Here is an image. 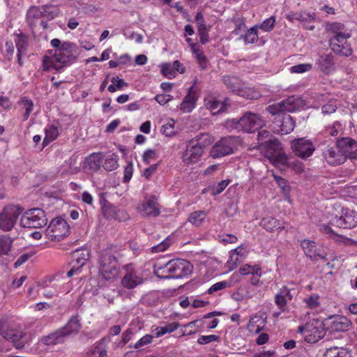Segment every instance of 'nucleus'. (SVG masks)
Segmentation results:
<instances>
[{
  "label": "nucleus",
  "mask_w": 357,
  "mask_h": 357,
  "mask_svg": "<svg viewBox=\"0 0 357 357\" xmlns=\"http://www.w3.org/2000/svg\"><path fill=\"white\" fill-rule=\"evenodd\" d=\"M328 30L331 31L333 36L343 35V33H351L344 24L340 22H333L328 26Z\"/></svg>",
  "instance_id": "obj_45"
},
{
  "label": "nucleus",
  "mask_w": 357,
  "mask_h": 357,
  "mask_svg": "<svg viewBox=\"0 0 357 357\" xmlns=\"http://www.w3.org/2000/svg\"><path fill=\"white\" fill-rule=\"evenodd\" d=\"M123 275L121 280L123 287L126 289H133L144 282L143 274L137 270L132 264L123 266Z\"/></svg>",
  "instance_id": "obj_10"
},
{
  "label": "nucleus",
  "mask_w": 357,
  "mask_h": 357,
  "mask_svg": "<svg viewBox=\"0 0 357 357\" xmlns=\"http://www.w3.org/2000/svg\"><path fill=\"white\" fill-rule=\"evenodd\" d=\"M351 37V33H343V35L333 36L329 40V45L331 50L336 54L349 56L352 54V49L347 39Z\"/></svg>",
  "instance_id": "obj_13"
},
{
  "label": "nucleus",
  "mask_w": 357,
  "mask_h": 357,
  "mask_svg": "<svg viewBox=\"0 0 357 357\" xmlns=\"http://www.w3.org/2000/svg\"><path fill=\"white\" fill-rule=\"evenodd\" d=\"M86 357H107V352L100 347H96L87 353Z\"/></svg>",
  "instance_id": "obj_58"
},
{
  "label": "nucleus",
  "mask_w": 357,
  "mask_h": 357,
  "mask_svg": "<svg viewBox=\"0 0 357 357\" xmlns=\"http://www.w3.org/2000/svg\"><path fill=\"white\" fill-rule=\"evenodd\" d=\"M198 97V94L195 87L193 86H190L187 95L184 97L180 105V109L183 113L191 112L196 106Z\"/></svg>",
  "instance_id": "obj_26"
},
{
  "label": "nucleus",
  "mask_w": 357,
  "mask_h": 357,
  "mask_svg": "<svg viewBox=\"0 0 357 357\" xmlns=\"http://www.w3.org/2000/svg\"><path fill=\"white\" fill-rule=\"evenodd\" d=\"M344 130V127L340 121H335L332 125L325 128L324 134L325 136H337Z\"/></svg>",
  "instance_id": "obj_44"
},
{
  "label": "nucleus",
  "mask_w": 357,
  "mask_h": 357,
  "mask_svg": "<svg viewBox=\"0 0 357 357\" xmlns=\"http://www.w3.org/2000/svg\"><path fill=\"white\" fill-rule=\"evenodd\" d=\"M162 132L167 137H171L174 135V121L172 119L162 127Z\"/></svg>",
  "instance_id": "obj_56"
},
{
  "label": "nucleus",
  "mask_w": 357,
  "mask_h": 357,
  "mask_svg": "<svg viewBox=\"0 0 357 357\" xmlns=\"http://www.w3.org/2000/svg\"><path fill=\"white\" fill-rule=\"evenodd\" d=\"M218 340L219 337L215 335H202L198 338L197 342L200 344H206Z\"/></svg>",
  "instance_id": "obj_62"
},
{
  "label": "nucleus",
  "mask_w": 357,
  "mask_h": 357,
  "mask_svg": "<svg viewBox=\"0 0 357 357\" xmlns=\"http://www.w3.org/2000/svg\"><path fill=\"white\" fill-rule=\"evenodd\" d=\"M119 156L116 153H112L107 155L105 160H103L102 167L107 171L111 172L115 170L119 167Z\"/></svg>",
  "instance_id": "obj_35"
},
{
  "label": "nucleus",
  "mask_w": 357,
  "mask_h": 357,
  "mask_svg": "<svg viewBox=\"0 0 357 357\" xmlns=\"http://www.w3.org/2000/svg\"><path fill=\"white\" fill-rule=\"evenodd\" d=\"M172 240L167 237L160 243L152 247L151 250L153 252H160L166 250L171 245Z\"/></svg>",
  "instance_id": "obj_54"
},
{
  "label": "nucleus",
  "mask_w": 357,
  "mask_h": 357,
  "mask_svg": "<svg viewBox=\"0 0 357 357\" xmlns=\"http://www.w3.org/2000/svg\"><path fill=\"white\" fill-rule=\"evenodd\" d=\"M42 17L48 20L54 19L59 14V9L52 5H45L41 7Z\"/></svg>",
  "instance_id": "obj_42"
},
{
  "label": "nucleus",
  "mask_w": 357,
  "mask_h": 357,
  "mask_svg": "<svg viewBox=\"0 0 357 357\" xmlns=\"http://www.w3.org/2000/svg\"><path fill=\"white\" fill-rule=\"evenodd\" d=\"M89 259L87 250H76L72 255L71 268L67 272V277L70 278L77 274Z\"/></svg>",
  "instance_id": "obj_21"
},
{
  "label": "nucleus",
  "mask_w": 357,
  "mask_h": 357,
  "mask_svg": "<svg viewBox=\"0 0 357 357\" xmlns=\"http://www.w3.org/2000/svg\"><path fill=\"white\" fill-rule=\"evenodd\" d=\"M162 73L165 77H167L169 79H172L175 76V71L173 66L167 63L164 64L162 66Z\"/></svg>",
  "instance_id": "obj_64"
},
{
  "label": "nucleus",
  "mask_w": 357,
  "mask_h": 357,
  "mask_svg": "<svg viewBox=\"0 0 357 357\" xmlns=\"http://www.w3.org/2000/svg\"><path fill=\"white\" fill-rule=\"evenodd\" d=\"M21 225L29 228H41L47 223V219L43 210L34 208L26 211L20 219Z\"/></svg>",
  "instance_id": "obj_9"
},
{
  "label": "nucleus",
  "mask_w": 357,
  "mask_h": 357,
  "mask_svg": "<svg viewBox=\"0 0 357 357\" xmlns=\"http://www.w3.org/2000/svg\"><path fill=\"white\" fill-rule=\"evenodd\" d=\"M259 149L264 153L266 157L270 159L280 157L282 162H286L287 158L280 153L281 144L276 139H268L267 141L261 142Z\"/></svg>",
  "instance_id": "obj_15"
},
{
  "label": "nucleus",
  "mask_w": 357,
  "mask_h": 357,
  "mask_svg": "<svg viewBox=\"0 0 357 357\" xmlns=\"http://www.w3.org/2000/svg\"><path fill=\"white\" fill-rule=\"evenodd\" d=\"M112 84L108 86V91L110 93H114L117 89H121L124 86H127V83H126L123 79H121L119 77H112Z\"/></svg>",
  "instance_id": "obj_50"
},
{
  "label": "nucleus",
  "mask_w": 357,
  "mask_h": 357,
  "mask_svg": "<svg viewBox=\"0 0 357 357\" xmlns=\"http://www.w3.org/2000/svg\"><path fill=\"white\" fill-rule=\"evenodd\" d=\"M265 319L261 315H254L252 317L248 324V330L254 333H259L265 326Z\"/></svg>",
  "instance_id": "obj_32"
},
{
  "label": "nucleus",
  "mask_w": 357,
  "mask_h": 357,
  "mask_svg": "<svg viewBox=\"0 0 357 357\" xmlns=\"http://www.w3.org/2000/svg\"><path fill=\"white\" fill-rule=\"evenodd\" d=\"M41 7L33 6L31 7L26 13V17L29 20L31 19L40 18L42 17V12Z\"/></svg>",
  "instance_id": "obj_57"
},
{
  "label": "nucleus",
  "mask_w": 357,
  "mask_h": 357,
  "mask_svg": "<svg viewBox=\"0 0 357 357\" xmlns=\"http://www.w3.org/2000/svg\"><path fill=\"white\" fill-rule=\"evenodd\" d=\"M239 273L241 275H246L248 274H255L257 276L261 275V268L258 266H252L248 264H245L239 268Z\"/></svg>",
  "instance_id": "obj_47"
},
{
  "label": "nucleus",
  "mask_w": 357,
  "mask_h": 357,
  "mask_svg": "<svg viewBox=\"0 0 357 357\" xmlns=\"http://www.w3.org/2000/svg\"><path fill=\"white\" fill-rule=\"evenodd\" d=\"M70 233V227L67 222L56 218L51 221L45 231V236L50 241H60L66 237Z\"/></svg>",
  "instance_id": "obj_7"
},
{
  "label": "nucleus",
  "mask_w": 357,
  "mask_h": 357,
  "mask_svg": "<svg viewBox=\"0 0 357 357\" xmlns=\"http://www.w3.org/2000/svg\"><path fill=\"white\" fill-rule=\"evenodd\" d=\"M179 326L178 323L177 322H172L168 324H166L162 326L157 327L154 331L153 333H155V336L157 337H161L164 335L166 333H170L174 331H176Z\"/></svg>",
  "instance_id": "obj_40"
},
{
  "label": "nucleus",
  "mask_w": 357,
  "mask_h": 357,
  "mask_svg": "<svg viewBox=\"0 0 357 357\" xmlns=\"http://www.w3.org/2000/svg\"><path fill=\"white\" fill-rule=\"evenodd\" d=\"M244 290L245 288L243 287H239L238 290L232 294V298L236 301H241L249 298V295L244 294Z\"/></svg>",
  "instance_id": "obj_63"
},
{
  "label": "nucleus",
  "mask_w": 357,
  "mask_h": 357,
  "mask_svg": "<svg viewBox=\"0 0 357 357\" xmlns=\"http://www.w3.org/2000/svg\"><path fill=\"white\" fill-rule=\"evenodd\" d=\"M192 271V264L185 259H173L165 264L154 266L156 276L164 279H178L189 275Z\"/></svg>",
  "instance_id": "obj_3"
},
{
  "label": "nucleus",
  "mask_w": 357,
  "mask_h": 357,
  "mask_svg": "<svg viewBox=\"0 0 357 357\" xmlns=\"http://www.w3.org/2000/svg\"><path fill=\"white\" fill-rule=\"evenodd\" d=\"M223 82L227 89L236 94L238 93L244 85L239 78L230 75L224 76Z\"/></svg>",
  "instance_id": "obj_33"
},
{
  "label": "nucleus",
  "mask_w": 357,
  "mask_h": 357,
  "mask_svg": "<svg viewBox=\"0 0 357 357\" xmlns=\"http://www.w3.org/2000/svg\"><path fill=\"white\" fill-rule=\"evenodd\" d=\"M331 223L340 228H354L357 226V213L353 210H343L340 217L332 218Z\"/></svg>",
  "instance_id": "obj_16"
},
{
  "label": "nucleus",
  "mask_w": 357,
  "mask_h": 357,
  "mask_svg": "<svg viewBox=\"0 0 357 357\" xmlns=\"http://www.w3.org/2000/svg\"><path fill=\"white\" fill-rule=\"evenodd\" d=\"M295 122L292 117L287 114L278 115L273 123V130L274 132L282 135H287L294 130Z\"/></svg>",
  "instance_id": "obj_17"
},
{
  "label": "nucleus",
  "mask_w": 357,
  "mask_h": 357,
  "mask_svg": "<svg viewBox=\"0 0 357 357\" xmlns=\"http://www.w3.org/2000/svg\"><path fill=\"white\" fill-rule=\"evenodd\" d=\"M322 155L325 161L331 166H338L347 161L337 144L335 146H328L326 147L323 151Z\"/></svg>",
  "instance_id": "obj_20"
},
{
  "label": "nucleus",
  "mask_w": 357,
  "mask_h": 357,
  "mask_svg": "<svg viewBox=\"0 0 357 357\" xmlns=\"http://www.w3.org/2000/svg\"><path fill=\"white\" fill-rule=\"evenodd\" d=\"M50 44L55 50L48 52L43 60V70H49L54 68L57 70L61 69L64 66L68 65L76 59L74 51L76 48L73 43L65 41L61 43L58 38H54Z\"/></svg>",
  "instance_id": "obj_1"
},
{
  "label": "nucleus",
  "mask_w": 357,
  "mask_h": 357,
  "mask_svg": "<svg viewBox=\"0 0 357 357\" xmlns=\"http://www.w3.org/2000/svg\"><path fill=\"white\" fill-rule=\"evenodd\" d=\"M260 225L266 231L272 232L278 231V232L284 229L285 227L280 221L273 217L264 218L260 222Z\"/></svg>",
  "instance_id": "obj_30"
},
{
  "label": "nucleus",
  "mask_w": 357,
  "mask_h": 357,
  "mask_svg": "<svg viewBox=\"0 0 357 357\" xmlns=\"http://www.w3.org/2000/svg\"><path fill=\"white\" fill-rule=\"evenodd\" d=\"M238 142V139L235 137H222L213 146L211 150V155L213 158H218L231 154Z\"/></svg>",
  "instance_id": "obj_11"
},
{
  "label": "nucleus",
  "mask_w": 357,
  "mask_h": 357,
  "mask_svg": "<svg viewBox=\"0 0 357 357\" xmlns=\"http://www.w3.org/2000/svg\"><path fill=\"white\" fill-rule=\"evenodd\" d=\"M81 319L78 315L73 316L65 326L61 328L63 336L76 335L81 329Z\"/></svg>",
  "instance_id": "obj_28"
},
{
  "label": "nucleus",
  "mask_w": 357,
  "mask_h": 357,
  "mask_svg": "<svg viewBox=\"0 0 357 357\" xmlns=\"http://www.w3.org/2000/svg\"><path fill=\"white\" fill-rule=\"evenodd\" d=\"M138 213L144 217H155L160 214L158 203L154 196L146 197L137 208Z\"/></svg>",
  "instance_id": "obj_23"
},
{
  "label": "nucleus",
  "mask_w": 357,
  "mask_h": 357,
  "mask_svg": "<svg viewBox=\"0 0 357 357\" xmlns=\"http://www.w3.org/2000/svg\"><path fill=\"white\" fill-rule=\"evenodd\" d=\"M142 158L146 164H149L158 158V153L155 149H147L144 152Z\"/></svg>",
  "instance_id": "obj_53"
},
{
  "label": "nucleus",
  "mask_w": 357,
  "mask_h": 357,
  "mask_svg": "<svg viewBox=\"0 0 357 357\" xmlns=\"http://www.w3.org/2000/svg\"><path fill=\"white\" fill-rule=\"evenodd\" d=\"M337 145L342 151L346 160H357V142L350 137H342L337 140Z\"/></svg>",
  "instance_id": "obj_22"
},
{
  "label": "nucleus",
  "mask_w": 357,
  "mask_h": 357,
  "mask_svg": "<svg viewBox=\"0 0 357 357\" xmlns=\"http://www.w3.org/2000/svg\"><path fill=\"white\" fill-rule=\"evenodd\" d=\"M305 303L309 307L312 309L316 308L320 305L319 296L317 294L311 295L310 297L305 299Z\"/></svg>",
  "instance_id": "obj_61"
},
{
  "label": "nucleus",
  "mask_w": 357,
  "mask_h": 357,
  "mask_svg": "<svg viewBox=\"0 0 357 357\" xmlns=\"http://www.w3.org/2000/svg\"><path fill=\"white\" fill-rule=\"evenodd\" d=\"M11 320L8 317H2L0 319V335L5 339L14 343L17 349H22L24 344L21 340L24 336L23 332L15 333L11 329Z\"/></svg>",
  "instance_id": "obj_12"
},
{
  "label": "nucleus",
  "mask_w": 357,
  "mask_h": 357,
  "mask_svg": "<svg viewBox=\"0 0 357 357\" xmlns=\"http://www.w3.org/2000/svg\"><path fill=\"white\" fill-rule=\"evenodd\" d=\"M324 326L331 333L344 332L351 327V321L344 316L334 315L328 317Z\"/></svg>",
  "instance_id": "obj_14"
},
{
  "label": "nucleus",
  "mask_w": 357,
  "mask_h": 357,
  "mask_svg": "<svg viewBox=\"0 0 357 357\" xmlns=\"http://www.w3.org/2000/svg\"><path fill=\"white\" fill-rule=\"evenodd\" d=\"M257 27L254 26L247 31L245 34L243 36V39L245 44H252L257 41L258 33Z\"/></svg>",
  "instance_id": "obj_48"
},
{
  "label": "nucleus",
  "mask_w": 357,
  "mask_h": 357,
  "mask_svg": "<svg viewBox=\"0 0 357 357\" xmlns=\"http://www.w3.org/2000/svg\"><path fill=\"white\" fill-rule=\"evenodd\" d=\"M265 125V120L259 114L248 112L239 120L229 119L225 122L228 129H236L247 132H252L261 128Z\"/></svg>",
  "instance_id": "obj_4"
},
{
  "label": "nucleus",
  "mask_w": 357,
  "mask_h": 357,
  "mask_svg": "<svg viewBox=\"0 0 357 357\" xmlns=\"http://www.w3.org/2000/svg\"><path fill=\"white\" fill-rule=\"evenodd\" d=\"M275 23V18L274 16H271L269 18L265 20L261 24L255 25L257 29H261L264 31H271Z\"/></svg>",
  "instance_id": "obj_51"
},
{
  "label": "nucleus",
  "mask_w": 357,
  "mask_h": 357,
  "mask_svg": "<svg viewBox=\"0 0 357 357\" xmlns=\"http://www.w3.org/2000/svg\"><path fill=\"white\" fill-rule=\"evenodd\" d=\"M312 68V63H301L291 66L290 68V72L291 73H303L311 70Z\"/></svg>",
  "instance_id": "obj_52"
},
{
  "label": "nucleus",
  "mask_w": 357,
  "mask_h": 357,
  "mask_svg": "<svg viewBox=\"0 0 357 357\" xmlns=\"http://www.w3.org/2000/svg\"><path fill=\"white\" fill-rule=\"evenodd\" d=\"M337 109V105L335 101L331 100L327 104L324 105L321 111L324 114H330L335 112Z\"/></svg>",
  "instance_id": "obj_60"
},
{
  "label": "nucleus",
  "mask_w": 357,
  "mask_h": 357,
  "mask_svg": "<svg viewBox=\"0 0 357 357\" xmlns=\"http://www.w3.org/2000/svg\"><path fill=\"white\" fill-rule=\"evenodd\" d=\"M206 217V213L204 211H196L190 213L188 221L196 227H199L204 222Z\"/></svg>",
  "instance_id": "obj_41"
},
{
  "label": "nucleus",
  "mask_w": 357,
  "mask_h": 357,
  "mask_svg": "<svg viewBox=\"0 0 357 357\" xmlns=\"http://www.w3.org/2000/svg\"><path fill=\"white\" fill-rule=\"evenodd\" d=\"M226 287H229V284H228L225 280L216 282L213 284L208 290V294H211L214 292H216L219 290L223 289Z\"/></svg>",
  "instance_id": "obj_59"
},
{
  "label": "nucleus",
  "mask_w": 357,
  "mask_h": 357,
  "mask_svg": "<svg viewBox=\"0 0 357 357\" xmlns=\"http://www.w3.org/2000/svg\"><path fill=\"white\" fill-rule=\"evenodd\" d=\"M205 105L206 108L211 111L213 115H216L225 112L228 107L227 100L222 102L215 98H209L205 100Z\"/></svg>",
  "instance_id": "obj_29"
},
{
  "label": "nucleus",
  "mask_w": 357,
  "mask_h": 357,
  "mask_svg": "<svg viewBox=\"0 0 357 357\" xmlns=\"http://www.w3.org/2000/svg\"><path fill=\"white\" fill-rule=\"evenodd\" d=\"M301 245L307 257L312 260L318 259H326V255L321 248L317 247L314 241L304 239L301 241Z\"/></svg>",
  "instance_id": "obj_24"
},
{
  "label": "nucleus",
  "mask_w": 357,
  "mask_h": 357,
  "mask_svg": "<svg viewBox=\"0 0 357 357\" xmlns=\"http://www.w3.org/2000/svg\"><path fill=\"white\" fill-rule=\"evenodd\" d=\"M102 162L103 158L100 153H93L86 159V164L89 168L93 171L99 170Z\"/></svg>",
  "instance_id": "obj_36"
},
{
  "label": "nucleus",
  "mask_w": 357,
  "mask_h": 357,
  "mask_svg": "<svg viewBox=\"0 0 357 357\" xmlns=\"http://www.w3.org/2000/svg\"><path fill=\"white\" fill-rule=\"evenodd\" d=\"M324 323L317 319H313L304 326H300L298 332L303 334L306 342L315 343L325 335Z\"/></svg>",
  "instance_id": "obj_5"
},
{
  "label": "nucleus",
  "mask_w": 357,
  "mask_h": 357,
  "mask_svg": "<svg viewBox=\"0 0 357 357\" xmlns=\"http://www.w3.org/2000/svg\"><path fill=\"white\" fill-rule=\"evenodd\" d=\"M63 337L64 336L61 333V329H59L54 333H52L47 336L43 337L41 341L45 344L47 345L56 344L57 343L61 342L63 341Z\"/></svg>",
  "instance_id": "obj_37"
},
{
  "label": "nucleus",
  "mask_w": 357,
  "mask_h": 357,
  "mask_svg": "<svg viewBox=\"0 0 357 357\" xmlns=\"http://www.w3.org/2000/svg\"><path fill=\"white\" fill-rule=\"evenodd\" d=\"M121 256L116 246L111 245L103 250L98 259L99 275L105 280L115 278L119 273L118 258Z\"/></svg>",
  "instance_id": "obj_2"
},
{
  "label": "nucleus",
  "mask_w": 357,
  "mask_h": 357,
  "mask_svg": "<svg viewBox=\"0 0 357 357\" xmlns=\"http://www.w3.org/2000/svg\"><path fill=\"white\" fill-rule=\"evenodd\" d=\"M242 261L239 257L231 252L229 259L227 260V265L228 268L231 271L236 268L237 265Z\"/></svg>",
  "instance_id": "obj_55"
},
{
  "label": "nucleus",
  "mask_w": 357,
  "mask_h": 357,
  "mask_svg": "<svg viewBox=\"0 0 357 357\" xmlns=\"http://www.w3.org/2000/svg\"><path fill=\"white\" fill-rule=\"evenodd\" d=\"M237 95L250 100H257L261 97L260 93L257 89L247 87L245 84Z\"/></svg>",
  "instance_id": "obj_38"
},
{
  "label": "nucleus",
  "mask_w": 357,
  "mask_h": 357,
  "mask_svg": "<svg viewBox=\"0 0 357 357\" xmlns=\"http://www.w3.org/2000/svg\"><path fill=\"white\" fill-rule=\"evenodd\" d=\"M58 134V128L54 126H50L45 129V137L43 140V144H48L54 140L57 137Z\"/></svg>",
  "instance_id": "obj_49"
},
{
  "label": "nucleus",
  "mask_w": 357,
  "mask_h": 357,
  "mask_svg": "<svg viewBox=\"0 0 357 357\" xmlns=\"http://www.w3.org/2000/svg\"><path fill=\"white\" fill-rule=\"evenodd\" d=\"M315 17L316 15L314 13H307L306 11L301 13L290 12L286 15V18L290 22L298 20L304 23L312 22Z\"/></svg>",
  "instance_id": "obj_31"
},
{
  "label": "nucleus",
  "mask_w": 357,
  "mask_h": 357,
  "mask_svg": "<svg viewBox=\"0 0 357 357\" xmlns=\"http://www.w3.org/2000/svg\"><path fill=\"white\" fill-rule=\"evenodd\" d=\"M315 63L318 69L326 75L332 73L335 69L333 56L331 54L319 55Z\"/></svg>",
  "instance_id": "obj_25"
},
{
  "label": "nucleus",
  "mask_w": 357,
  "mask_h": 357,
  "mask_svg": "<svg viewBox=\"0 0 357 357\" xmlns=\"http://www.w3.org/2000/svg\"><path fill=\"white\" fill-rule=\"evenodd\" d=\"M22 211L23 208L17 205L5 206L0 212V229L3 231H11Z\"/></svg>",
  "instance_id": "obj_8"
},
{
  "label": "nucleus",
  "mask_w": 357,
  "mask_h": 357,
  "mask_svg": "<svg viewBox=\"0 0 357 357\" xmlns=\"http://www.w3.org/2000/svg\"><path fill=\"white\" fill-rule=\"evenodd\" d=\"M204 153L203 146L199 143L190 142L182 154V160L186 165L197 162Z\"/></svg>",
  "instance_id": "obj_18"
},
{
  "label": "nucleus",
  "mask_w": 357,
  "mask_h": 357,
  "mask_svg": "<svg viewBox=\"0 0 357 357\" xmlns=\"http://www.w3.org/2000/svg\"><path fill=\"white\" fill-rule=\"evenodd\" d=\"M306 105L305 101L301 97L292 96L280 102L270 105L267 107L266 110L273 115H280V113L294 112L298 109L305 108Z\"/></svg>",
  "instance_id": "obj_6"
},
{
  "label": "nucleus",
  "mask_w": 357,
  "mask_h": 357,
  "mask_svg": "<svg viewBox=\"0 0 357 357\" xmlns=\"http://www.w3.org/2000/svg\"><path fill=\"white\" fill-rule=\"evenodd\" d=\"M291 148L294 153L301 158L311 156L315 150V146L310 139L300 138L291 143Z\"/></svg>",
  "instance_id": "obj_19"
},
{
  "label": "nucleus",
  "mask_w": 357,
  "mask_h": 357,
  "mask_svg": "<svg viewBox=\"0 0 357 357\" xmlns=\"http://www.w3.org/2000/svg\"><path fill=\"white\" fill-rule=\"evenodd\" d=\"M103 199V202L101 201L102 204V212L105 217L107 218H113L116 215V207L112 204Z\"/></svg>",
  "instance_id": "obj_46"
},
{
  "label": "nucleus",
  "mask_w": 357,
  "mask_h": 357,
  "mask_svg": "<svg viewBox=\"0 0 357 357\" xmlns=\"http://www.w3.org/2000/svg\"><path fill=\"white\" fill-rule=\"evenodd\" d=\"M13 240L8 235H0V256L8 255L11 249Z\"/></svg>",
  "instance_id": "obj_39"
},
{
  "label": "nucleus",
  "mask_w": 357,
  "mask_h": 357,
  "mask_svg": "<svg viewBox=\"0 0 357 357\" xmlns=\"http://www.w3.org/2000/svg\"><path fill=\"white\" fill-rule=\"evenodd\" d=\"M294 295L291 291L284 287L281 288L275 296V303L282 312L287 310V304L293 299Z\"/></svg>",
  "instance_id": "obj_27"
},
{
  "label": "nucleus",
  "mask_w": 357,
  "mask_h": 357,
  "mask_svg": "<svg viewBox=\"0 0 357 357\" xmlns=\"http://www.w3.org/2000/svg\"><path fill=\"white\" fill-rule=\"evenodd\" d=\"M324 357H352V352L347 347H334L328 349Z\"/></svg>",
  "instance_id": "obj_34"
},
{
  "label": "nucleus",
  "mask_w": 357,
  "mask_h": 357,
  "mask_svg": "<svg viewBox=\"0 0 357 357\" xmlns=\"http://www.w3.org/2000/svg\"><path fill=\"white\" fill-rule=\"evenodd\" d=\"M18 104L23 106L25 109L24 114V120L26 121L29 119L30 114L33 110V102L26 96L22 97L18 101Z\"/></svg>",
  "instance_id": "obj_43"
}]
</instances>
